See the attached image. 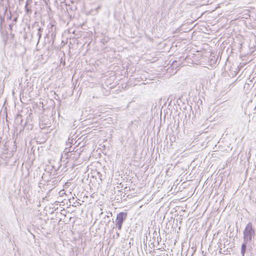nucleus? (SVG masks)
Segmentation results:
<instances>
[{"label": "nucleus", "instance_id": "nucleus-1", "mask_svg": "<svg viewBox=\"0 0 256 256\" xmlns=\"http://www.w3.org/2000/svg\"><path fill=\"white\" fill-rule=\"evenodd\" d=\"M243 234L244 242L242 245L241 254L242 256H244V254L246 252V248L248 246L250 248H251V241L256 234L255 230L252 227V224L251 222H249L246 224Z\"/></svg>", "mask_w": 256, "mask_h": 256}, {"label": "nucleus", "instance_id": "nucleus-2", "mask_svg": "<svg viewBox=\"0 0 256 256\" xmlns=\"http://www.w3.org/2000/svg\"><path fill=\"white\" fill-rule=\"evenodd\" d=\"M127 215V212H120L117 214L116 224L118 230H122V224L126 219Z\"/></svg>", "mask_w": 256, "mask_h": 256}, {"label": "nucleus", "instance_id": "nucleus-3", "mask_svg": "<svg viewBox=\"0 0 256 256\" xmlns=\"http://www.w3.org/2000/svg\"><path fill=\"white\" fill-rule=\"evenodd\" d=\"M43 31V28H38V29L37 36H38V41L39 42L42 34V32Z\"/></svg>", "mask_w": 256, "mask_h": 256}, {"label": "nucleus", "instance_id": "nucleus-4", "mask_svg": "<svg viewBox=\"0 0 256 256\" xmlns=\"http://www.w3.org/2000/svg\"><path fill=\"white\" fill-rule=\"evenodd\" d=\"M55 30L56 27L54 24H50V32H52L51 36L52 38H54L56 36V34L53 32V30Z\"/></svg>", "mask_w": 256, "mask_h": 256}, {"label": "nucleus", "instance_id": "nucleus-5", "mask_svg": "<svg viewBox=\"0 0 256 256\" xmlns=\"http://www.w3.org/2000/svg\"><path fill=\"white\" fill-rule=\"evenodd\" d=\"M180 64V63L179 61L174 60L172 64V68H177L179 65Z\"/></svg>", "mask_w": 256, "mask_h": 256}, {"label": "nucleus", "instance_id": "nucleus-6", "mask_svg": "<svg viewBox=\"0 0 256 256\" xmlns=\"http://www.w3.org/2000/svg\"><path fill=\"white\" fill-rule=\"evenodd\" d=\"M24 8L26 14H30L32 13L31 8L29 7V6H25Z\"/></svg>", "mask_w": 256, "mask_h": 256}, {"label": "nucleus", "instance_id": "nucleus-7", "mask_svg": "<svg viewBox=\"0 0 256 256\" xmlns=\"http://www.w3.org/2000/svg\"><path fill=\"white\" fill-rule=\"evenodd\" d=\"M249 248H249V247H248H248H247V248H246V250H248V251L250 252V256H252V245H251V248H250V249H249Z\"/></svg>", "mask_w": 256, "mask_h": 256}, {"label": "nucleus", "instance_id": "nucleus-8", "mask_svg": "<svg viewBox=\"0 0 256 256\" xmlns=\"http://www.w3.org/2000/svg\"><path fill=\"white\" fill-rule=\"evenodd\" d=\"M4 21V17L0 16V27L2 26V22Z\"/></svg>", "mask_w": 256, "mask_h": 256}, {"label": "nucleus", "instance_id": "nucleus-9", "mask_svg": "<svg viewBox=\"0 0 256 256\" xmlns=\"http://www.w3.org/2000/svg\"><path fill=\"white\" fill-rule=\"evenodd\" d=\"M32 2V0H28L26 2L25 6H28Z\"/></svg>", "mask_w": 256, "mask_h": 256}, {"label": "nucleus", "instance_id": "nucleus-10", "mask_svg": "<svg viewBox=\"0 0 256 256\" xmlns=\"http://www.w3.org/2000/svg\"><path fill=\"white\" fill-rule=\"evenodd\" d=\"M16 19H17L16 18H15L14 19V21H16Z\"/></svg>", "mask_w": 256, "mask_h": 256}, {"label": "nucleus", "instance_id": "nucleus-11", "mask_svg": "<svg viewBox=\"0 0 256 256\" xmlns=\"http://www.w3.org/2000/svg\"><path fill=\"white\" fill-rule=\"evenodd\" d=\"M2 1H3V0H0V3L1 2H2Z\"/></svg>", "mask_w": 256, "mask_h": 256}]
</instances>
